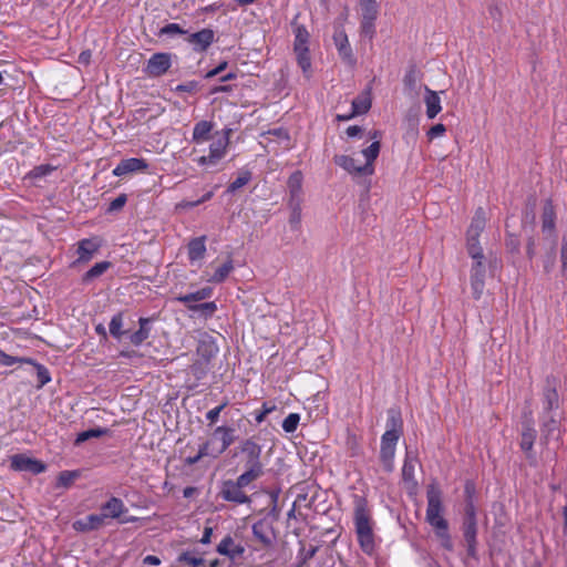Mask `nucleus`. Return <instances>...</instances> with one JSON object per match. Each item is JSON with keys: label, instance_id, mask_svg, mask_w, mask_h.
Listing matches in <instances>:
<instances>
[{"label": "nucleus", "instance_id": "obj_56", "mask_svg": "<svg viewBox=\"0 0 567 567\" xmlns=\"http://www.w3.org/2000/svg\"><path fill=\"white\" fill-rule=\"evenodd\" d=\"M464 520H476V507L473 499L465 501Z\"/></svg>", "mask_w": 567, "mask_h": 567}, {"label": "nucleus", "instance_id": "obj_11", "mask_svg": "<svg viewBox=\"0 0 567 567\" xmlns=\"http://www.w3.org/2000/svg\"><path fill=\"white\" fill-rule=\"evenodd\" d=\"M560 414L539 415L542 440L548 443L549 440H558L560 435Z\"/></svg>", "mask_w": 567, "mask_h": 567}, {"label": "nucleus", "instance_id": "obj_57", "mask_svg": "<svg viewBox=\"0 0 567 567\" xmlns=\"http://www.w3.org/2000/svg\"><path fill=\"white\" fill-rule=\"evenodd\" d=\"M268 135H274L285 143V146H288V142L290 140L289 133L287 130L282 127L274 128L267 132Z\"/></svg>", "mask_w": 567, "mask_h": 567}, {"label": "nucleus", "instance_id": "obj_7", "mask_svg": "<svg viewBox=\"0 0 567 567\" xmlns=\"http://www.w3.org/2000/svg\"><path fill=\"white\" fill-rule=\"evenodd\" d=\"M542 410L539 415L560 414V399L557 392V380L547 378L542 391Z\"/></svg>", "mask_w": 567, "mask_h": 567}, {"label": "nucleus", "instance_id": "obj_10", "mask_svg": "<svg viewBox=\"0 0 567 567\" xmlns=\"http://www.w3.org/2000/svg\"><path fill=\"white\" fill-rule=\"evenodd\" d=\"M172 66V54L165 52L154 53L147 61L144 73L150 78L165 74Z\"/></svg>", "mask_w": 567, "mask_h": 567}, {"label": "nucleus", "instance_id": "obj_37", "mask_svg": "<svg viewBox=\"0 0 567 567\" xmlns=\"http://www.w3.org/2000/svg\"><path fill=\"white\" fill-rule=\"evenodd\" d=\"M293 48H307L309 47L310 34L305 25L296 24L293 27Z\"/></svg>", "mask_w": 567, "mask_h": 567}, {"label": "nucleus", "instance_id": "obj_28", "mask_svg": "<svg viewBox=\"0 0 567 567\" xmlns=\"http://www.w3.org/2000/svg\"><path fill=\"white\" fill-rule=\"evenodd\" d=\"M206 236L193 238L188 243V258L192 262L200 260L206 254Z\"/></svg>", "mask_w": 567, "mask_h": 567}, {"label": "nucleus", "instance_id": "obj_13", "mask_svg": "<svg viewBox=\"0 0 567 567\" xmlns=\"http://www.w3.org/2000/svg\"><path fill=\"white\" fill-rule=\"evenodd\" d=\"M101 241L96 238H84L78 243V259L74 264H86L99 251Z\"/></svg>", "mask_w": 567, "mask_h": 567}, {"label": "nucleus", "instance_id": "obj_38", "mask_svg": "<svg viewBox=\"0 0 567 567\" xmlns=\"http://www.w3.org/2000/svg\"><path fill=\"white\" fill-rule=\"evenodd\" d=\"M395 449L393 446H380V460L382 465L386 472H391L393 470V460L395 455Z\"/></svg>", "mask_w": 567, "mask_h": 567}, {"label": "nucleus", "instance_id": "obj_52", "mask_svg": "<svg viewBox=\"0 0 567 567\" xmlns=\"http://www.w3.org/2000/svg\"><path fill=\"white\" fill-rule=\"evenodd\" d=\"M435 535L440 539V544L444 549H446L449 551L453 550V547H454L453 540L449 533V529H443L441 532H437V533H435Z\"/></svg>", "mask_w": 567, "mask_h": 567}, {"label": "nucleus", "instance_id": "obj_51", "mask_svg": "<svg viewBox=\"0 0 567 567\" xmlns=\"http://www.w3.org/2000/svg\"><path fill=\"white\" fill-rule=\"evenodd\" d=\"M291 209L289 221L292 226H298L301 220V203L289 202Z\"/></svg>", "mask_w": 567, "mask_h": 567}, {"label": "nucleus", "instance_id": "obj_44", "mask_svg": "<svg viewBox=\"0 0 567 567\" xmlns=\"http://www.w3.org/2000/svg\"><path fill=\"white\" fill-rule=\"evenodd\" d=\"M199 453L203 455V457L209 456L213 458H217L219 455H221V451L219 450L218 445H215V441L213 437L205 443H203L199 446Z\"/></svg>", "mask_w": 567, "mask_h": 567}, {"label": "nucleus", "instance_id": "obj_53", "mask_svg": "<svg viewBox=\"0 0 567 567\" xmlns=\"http://www.w3.org/2000/svg\"><path fill=\"white\" fill-rule=\"evenodd\" d=\"M561 274L567 277V233L563 236L560 249Z\"/></svg>", "mask_w": 567, "mask_h": 567}, {"label": "nucleus", "instance_id": "obj_63", "mask_svg": "<svg viewBox=\"0 0 567 567\" xmlns=\"http://www.w3.org/2000/svg\"><path fill=\"white\" fill-rule=\"evenodd\" d=\"M212 535H213V528L209 527V526H206L204 528V532H203V536L200 538V543L204 544V545H207L210 543V538H212Z\"/></svg>", "mask_w": 567, "mask_h": 567}, {"label": "nucleus", "instance_id": "obj_15", "mask_svg": "<svg viewBox=\"0 0 567 567\" xmlns=\"http://www.w3.org/2000/svg\"><path fill=\"white\" fill-rule=\"evenodd\" d=\"M105 524H106L105 515H102L101 513L100 514H90L82 519L75 520L73 523V528L76 532L85 533V532L96 530V529L101 528L102 526H104Z\"/></svg>", "mask_w": 567, "mask_h": 567}, {"label": "nucleus", "instance_id": "obj_21", "mask_svg": "<svg viewBox=\"0 0 567 567\" xmlns=\"http://www.w3.org/2000/svg\"><path fill=\"white\" fill-rule=\"evenodd\" d=\"M255 539L260 542L265 547L272 546L274 534L271 527L264 520H258L251 527Z\"/></svg>", "mask_w": 567, "mask_h": 567}, {"label": "nucleus", "instance_id": "obj_42", "mask_svg": "<svg viewBox=\"0 0 567 567\" xmlns=\"http://www.w3.org/2000/svg\"><path fill=\"white\" fill-rule=\"evenodd\" d=\"M250 179L251 173L249 171H240L237 178L228 185L227 193L234 194L236 190L247 185Z\"/></svg>", "mask_w": 567, "mask_h": 567}, {"label": "nucleus", "instance_id": "obj_29", "mask_svg": "<svg viewBox=\"0 0 567 567\" xmlns=\"http://www.w3.org/2000/svg\"><path fill=\"white\" fill-rule=\"evenodd\" d=\"M556 214L550 199H547L543 207L542 229L544 233H553L555 229Z\"/></svg>", "mask_w": 567, "mask_h": 567}, {"label": "nucleus", "instance_id": "obj_55", "mask_svg": "<svg viewBox=\"0 0 567 567\" xmlns=\"http://www.w3.org/2000/svg\"><path fill=\"white\" fill-rule=\"evenodd\" d=\"M226 405L227 402H224L206 413V420L209 422V424H214L218 421L219 414L226 408Z\"/></svg>", "mask_w": 567, "mask_h": 567}, {"label": "nucleus", "instance_id": "obj_46", "mask_svg": "<svg viewBox=\"0 0 567 567\" xmlns=\"http://www.w3.org/2000/svg\"><path fill=\"white\" fill-rule=\"evenodd\" d=\"M177 560L179 563H185V564H187L190 567H202V566H204V561H205L202 557H196L190 551L182 553L178 556Z\"/></svg>", "mask_w": 567, "mask_h": 567}, {"label": "nucleus", "instance_id": "obj_59", "mask_svg": "<svg viewBox=\"0 0 567 567\" xmlns=\"http://www.w3.org/2000/svg\"><path fill=\"white\" fill-rule=\"evenodd\" d=\"M446 132V127L444 124L442 123H437L435 125H433L429 131H427V137L430 140H433L435 137H440V136H443L444 133Z\"/></svg>", "mask_w": 567, "mask_h": 567}, {"label": "nucleus", "instance_id": "obj_45", "mask_svg": "<svg viewBox=\"0 0 567 567\" xmlns=\"http://www.w3.org/2000/svg\"><path fill=\"white\" fill-rule=\"evenodd\" d=\"M318 546H310V548L306 549L303 546L300 548L298 553V565L297 567H303L310 559H312L318 553Z\"/></svg>", "mask_w": 567, "mask_h": 567}, {"label": "nucleus", "instance_id": "obj_12", "mask_svg": "<svg viewBox=\"0 0 567 567\" xmlns=\"http://www.w3.org/2000/svg\"><path fill=\"white\" fill-rule=\"evenodd\" d=\"M10 466L14 471H24L32 474H40L45 471V465L35 458L28 457L23 454H16L11 457Z\"/></svg>", "mask_w": 567, "mask_h": 567}, {"label": "nucleus", "instance_id": "obj_4", "mask_svg": "<svg viewBox=\"0 0 567 567\" xmlns=\"http://www.w3.org/2000/svg\"><path fill=\"white\" fill-rule=\"evenodd\" d=\"M380 148L381 144L375 141L362 150V155L365 158V163L363 165H357L355 159L348 155H337L334 157V163L350 174L372 175L374 173L373 163L379 156Z\"/></svg>", "mask_w": 567, "mask_h": 567}, {"label": "nucleus", "instance_id": "obj_22", "mask_svg": "<svg viewBox=\"0 0 567 567\" xmlns=\"http://www.w3.org/2000/svg\"><path fill=\"white\" fill-rule=\"evenodd\" d=\"M151 318H140L138 319V330H136L133 333H127L130 342L135 346L140 347L146 339L150 338L151 334Z\"/></svg>", "mask_w": 567, "mask_h": 567}, {"label": "nucleus", "instance_id": "obj_24", "mask_svg": "<svg viewBox=\"0 0 567 567\" xmlns=\"http://www.w3.org/2000/svg\"><path fill=\"white\" fill-rule=\"evenodd\" d=\"M417 463H419L417 456L413 452L406 451L403 467H402V477L405 483H409L412 486L416 485L415 467H416Z\"/></svg>", "mask_w": 567, "mask_h": 567}, {"label": "nucleus", "instance_id": "obj_60", "mask_svg": "<svg viewBox=\"0 0 567 567\" xmlns=\"http://www.w3.org/2000/svg\"><path fill=\"white\" fill-rule=\"evenodd\" d=\"M24 359L25 358H16V357L9 355V354L0 351V363L6 367H11L16 362H24Z\"/></svg>", "mask_w": 567, "mask_h": 567}, {"label": "nucleus", "instance_id": "obj_2", "mask_svg": "<svg viewBox=\"0 0 567 567\" xmlns=\"http://www.w3.org/2000/svg\"><path fill=\"white\" fill-rule=\"evenodd\" d=\"M353 524L357 540L359 543L361 550L364 554L372 556L375 553L377 548L375 534L373 530V520L367 507V503L362 498H360L355 503L353 513Z\"/></svg>", "mask_w": 567, "mask_h": 567}, {"label": "nucleus", "instance_id": "obj_3", "mask_svg": "<svg viewBox=\"0 0 567 567\" xmlns=\"http://www.w3.org/2000/svg\"><path fill=\"white\" fill-rule=\"evenodd\" d=\"M262 446L256 435L239 441L235 455H240L245 465L244 474L254 478L264 475V464L261 462Z\"/></svg>", "mask_w": 567, "mask_h": 567}, {"label": "nucleus", "instance_id": "obj_33", "mask_svg": "<svg viewBox=\"0 0 567 567\" xmlns=\"http://www.w3.org/2000/svg\"><path fill=\"white\" fill-rule=\"evenodd\" d=\"M298 65L301 68L303 74L309 78L311 70V58L309 53V47L307 48H293Z\"/></svg>", "mask_w": 567, "mask_h": 567}, {"label": "nucleus", "instance_id": "obj_34", "mask_svg": "<svg viewBox=\"0 0 567 567\" xmlns=\"http://www.w3.org/2000/svg\"><path fill=\"white\" fill-rule=\"evenodd\" d=\"M188 310L206 320L217 311V305L215 301L202 302L198 306H188Z\"/></svg>", "mask_w": 567, "mask_h": 567}, {"label": "nucleus", "instance_id": "obj_18", "mask_svg": "<svg viewBox=\"0 0 567 567\" xmlns=\"http://www.w3.org/2000/svg\"><path fill=\"white\" fill-rule=\"evenodd\" d=\"M212 437L214 441L220 442L218 447L221 453H224L235 442V429L228 425L217 426L214 430Z\"/></svg>", "mask_w": 567, "mask_h": 567}, {"label": "nucleus", "instance_id": "obj_30", "mask_svg": "<svg viewBox=\"0 0 567 567\" xmlns=\"http://www.w3.org/2000/svg\"><path fill=\"white\" fill-rule=\"evenodd\" d=\"M214 124L209 121H199L193 128V141L197 144L207 142Z\"/></svg>", "mask_w": 567, "mask_h": 567}, {"label": "nucleus", "instance_id": "obj_40", "mask_svg": "<svg viewBox=\"0 0 567 567\" xmlns=\"http://www.w3.org/2000/svg\"><path fill=\"white\" fill-rule=\"evenodd\" d=\"M233 269H234L233 260L228 259L226 262H224L221 266H219L215 270V272L210 277L209 281L215 282V284L223 282L228 277V275L233 271Z\"/></svg>", "mask_w": 567, "mask_h": 567}, {"label": "nucleus", "instance_id": "obj_54", "mask_svg": "<svg viewBox=\"0 0 567 567\" xmlns=\"http://www.w3.org/2000/svg\"><path fill=\"white\" fill-rule=\"evenodd\" d=\"M275 409L276 406L274 404L269 405L268 403L265 402L261 406V410L255 412V421L258 424L264 422L266 416L270 414Z\"/></svg>", "mask_w": 567, "mask_h": 567}, {"label": "nucleus", "instance_id": "obj_19", "mask_svg": "<svg viewBox=\"0 0 567 567\" xmlns=\"http://www.w3.org/2000/svg\"><path fill=\"white\" fill-rule=\"evenodd\" d=\"M536 430L532 423H526L522 431L519 446L525 452L528 460H534L533 446L536 440Z\"/></svg>", "mask_w": 567, "mask_h": 567}, {"label": "nucleus", "instance_id": "obj_62", "mask_svg": "<svg viewBox=\"0 0 567 567\" xmlns=\"http://www.w3.org/2000/svg\"><path fill=\"white\" fill-rule=\"evenodd\" d=\"M555 266V256L554 254H550L547 256V258L544 261V270L545 272H550Z\"/></svg>", "mask_w": 567, "mask_h": 567}, {"label": "nucleus", "instance_id": "obj_23", "mask_svg": "<svg viewBox=\"0 0 567 567\" xmlns=\"http://www.w3.org/2000/svg\"><path fill=\"white\" fill-rule=\"evenodd\" d=\"M424 103L426 107V116L430 120L436 117V115L442 111L441 99L439 93L425 86V95Z\"/></svg>", "mask_w": 567, "mask_h": 567}, {"label": "nucleus", "instance_id": "obj_47", "mask_svg": "<svg viewBox=\"0 0 567 567\" xmlns=\"http://www.w3.org/2000/svg\"><path fill=\"white\" fill-rule=\"evenodd\" d=\"M78 477L76 471H62L58 476V486L69 487Z\"/></svg>", "mask_w": 567, "mask_h": 567}, {"label": "nucleus", "instance_id": "obj_16", "mask_svg": "<svg viewBox=\"0 0 567 567\" xmlns=\"http://www.w3.org/2000/svg\"><path fill=\"white\" fill-rule=\"evenodd\" d=\"M148 164L143 158L131 157L121 161L113 169L114 176H123L130 173L145 171Z\"/></svg>", "mask_w": 567, "mask_h": 567}, {"label": "nucleus", "instance_id": "obj_8", "mask_svg": "<svg viewBox=\"0 0 567 567\" xmlns=\"http://www.w3.org/2000/svg\"><path fill=\"white\" fill-rule=\"evenodd\" d=\"M385 429V432L381 436V445L396 447V444L403 434V421L399 410H388Z\"/></svg>", "mask_w": 567, "mask_h": 567}, {"label": "nucleus", "instance_id": "obj_43", "mask_svg": "<svg viewBox=\"0 0 567 567\" xmlns=\"http://www.w3.org/2000/svg\"><path fill=\"white\" fill-rule=\"evenodd\" d=\"M371 107V100L368 95L358 96L352 101V113L360 115L367 113Z\"/></svg>", "mask_w": 567, "mask_h": 567}, {"label": "nucleus", "instance_id": "obj_41", "mask_svg": "<svg viewBox=\"0 0 567 567\" xmlns=\"http://www.w3.org/2000/svg\"><path fill=\"white\" fill-rule=\"evenodd\" d=\"M107 432V429L102 427L89 429L86 431L79 433L74 443L75 445H80L91 439L101 437L105 435Z\"/></svg>", "mask_w": 567, "mask_h": 567}, {"label": "nucleus", "instance_id": "obj_49", "mask_svg": "<svg viewBox=\"0 0 567 567\" xmlns=\"http://www.w3.org/2000/svg\"><path fill=\"white\" fill-rule=\"evenodd\" d=\"M377 19H364V18H361V25H360V29H361V34L369 38V39H372L375 34V22Z\"/></svg>", "mask_w": 567, "mask_h": 567}, {"label": "nucleus", "instance_id": "obj_64", "mask_svg": "<svg viewBox=\"0 0 567 567\" xmlns=\"http://www.w3.org/2000/svg\"><path fill=\"white\" fill-rule=\"evenodd\" d=\"M143 564L151 566H158L161 564V559L154 555H147L143 559Z\"/></svg>", "mask_w": 567, "mask_h": 567}, {"label": "nucleus", "instance_id": "obj_50", "mask_svg": "<svg viewBox=\"0 0 567 567\" xmlns=\"http://www.w3.org/2000/svg\"><path fill=\"white\" fill-rule=\"evenodd\" d=\"M186 33H187V31L184 30L177 23H168V24L164 25L163 28H161V30L158 31V35L159 37H163V35L173 37V35H176V34H186Z\"/></svg>", "mask_w": 567, "mask_h": 567}, {"label": "nucleus", "instance_id": "obj_20", "mask_svg": "<svg viewBox=\"0 0 567 567\" xmlns=\"http://www.w3.org/2000/svg\"><path fill=\"white\" fill-rule=\"evenodd\" d=\"M213 295V288L204 287L195 292L187 295H179L175 298L177 302L183 303L187 309L188 306H198L199 301L210 298Z\"/></svg>", "mask_w": 567, "mask_h": 567}, {"label": "nucleus", "instance_id": "obj_14", "mask_svg": "<svg viewBox=\"0 0 567 567\" xmlns=\"http://www.w3.org/2000/svg\"><path fill=\"white\" fill-rule=\"evenodd\" d=\"M187 41L193 45L194 51L204 52L215 41V32L212 29L205 28L198 32L192 33Z\"/></svg>", "mask_w": 567, "mask_h": 567}, {"label": "nucleus", "instance_id": "obj_9", "mask_svg": "<svg viewBox=\"0 0 567 567\" xmlns=\"http://www.w3.org/2000/svg\"><path fill=\"white\" fill-rule=\"evenodd\" d=\"M233 134V130L226 127L221 131V136L217 137L209 145V154L207 156H203L199 159L200 164H216L219 159H221L226 155L227 147L229 145V138Z\"/></svg>", "mask_w": 567, "mask_h": 567}, {"label": "nucleus", "instance_id": "obj_58", "mask_svg": "<svg viewBox=\"0 0 567 567\" xmlns=\"http://www.w3.org/2000/svg\"><path fill=\"white\" fill-rule=\"evenodd\" d=\"M127 197L125 194L118 195L116 198H114L110 205H109V212H116L124 207L126 204Z\"/></svg>", "mask_w": 567, "mask_h": 567}, {"label": "nucleus", "instance_id": "obj_61", "mask_svg": "<svg viewBox=\"0 0 567 567\" xmlns=\"http://www.w3.org/2000/svg\"><path fill=\"white\" fill-rule=\"evenodd\" d=\"M54 168L50 165H39L37 167L33 168L32 171V175L33 177H44L47 175H49Z\"/></svg>", "mask_w": 567, "mask_h": 567}, {"label": "nucleus", "instance_id": "obj_48", "mask_svg": "<svg viewBox=\"0 0 567 567\" xmlns=\"http://www.w3.org/2000/svg\"><path fill=\"white\" fill-rule=\"evenodd\" d=\"M300 421V415L298 413H290L282 421V429L287 433H292L297 430Z\"/></svg>", "mask_w": 567, "mask_h": 567}, {"label": "nucleus", "instance_id": "obj_17", "mask_svg": "<svg viewBox=\"0 0 567 567\" xmlns=\"http://www.w3.org/2000/svg\"><path fill=\"white\" fill-rule=\"evenodd\" d=\"M462 530L468 556L476 557L477 520H463Z\"/></svg>", "mask_w": 567, "mask_h": 567}, {"label": "nucleus", "instance_id": "obj_32", "mask_svg": "<svg viewBox=\"0 0 567 567\" xmlns=\"http://www.w3.org/2000/svg\"><path fill=\"white\" fill-rule=\"evenodd\" d=\"M334 44L339 51V54L343 59H350L352 56V50L350 48L348 37L344 31H337L333 35Z\"/></svg>", "mask_w": 567, "mask_h": 567}, {"label": "nucleus", "instance_id": "obj_39", "mask_svg": "<svg viewBox=\"0 0 567 567\" xmlns=\"http://www.w3.org/2000/svg\"><path fill=\"white\" fill-rule=\"evenodd\" d=\"M361 18L377 19L379 6L375 0H360Z\"/></svg>", "mask_w": 567, "mask_h": 567}, {"label": "nucleus", "instance_id": "obj_36", "mask_svg": "<svg viewBox=\"0 0 567 567\" xmlns=\"http://www.w3.org/2000/svg\"><path fill=\"white\" fill-rule=\"evenodd\" d=\"M123 327V312H117L114 315L110 321L109 329L110 333L113 338L120 340L124 334H127L128 331L122 330Z\"/></svg>", "mask_w": 567, "mask_h": 567}, {"label": "nucleus", "instance_id": "obj_1", "mask_svg": "<svg viewBox=\"0 0 567 567\" xmlns=\"http://www.w3.org/2000/svg\"><path fill=\"white\" fill-rule=\"evenodd\" d=\"M486 224L485 212L483 208H478L471 221V225L466 233V248L468 256L473 259L471 267V289L472 296L475 300L481 299L485 288V275L486 268L483 262L484 254L480 246L478 237L484 230Z\"/></svg>", "mask_w": 567, "mask_h": 567}, {"label": "nucleus", "instance_id": "obj_27", "mask_svg": "<svg viewBox=\"0 0 567 567\" xmlns=\"http://www.w3.org/2000/svg\"><path fill=\"white\" fill-rule=\"evenodd\" d=\"M288 189L290 195L289 202H302V174L300 172H295L290 175Z\"/></svg>", "mask_w": 567, "mask_h": 567}, {"label": "nucleus", "instance_id": "obj_25", "mask_svg": "<svg viewBox=\"0 0 567 567\" xmlns=\"http://www.w3.org/2000/svg\"><path fill=\"white\" fill-rule=\"evenodd\" d=\"M124 512H126V507L118 497H111L101 507V514L105 515V520L107 518H118Z\"/></svg>", "mask_w": 567, "mask_h": 567}, {"label": "nucleus", "instance_id": "obj_5", "mask_svg": "<svg viewBox=\"0 0 567 567\" xmlns=\"http://www.w3.org/2000/svg\"><path fill=\"white\" fill-rule=\"evenodd\" d=\"M426 522L434 528L435 533L449 529V523L442 515V491L435 482L429 484L426 487Z\"/></svg>", "mask_w": 567, "mask_h": 567}, {"label": "nucleus", "instance_id": "obj_35", "mask_svg": "<svg viewBox=\"0 0 567 567\" xmlns=\"http://www.w3.org/2000/svg\"><path fill=\"white\" fill-rule=\"evenodd\" d=\"M24 362L32 364L35 368L39 389L51 381L50 372L43 364L37 363L34 360L30 358L24 359Z\"/></svg>", "mask_w": 567, "mask_h": 567}, {"label": "nucleus", "instance_id": "obj_31", "mask_svg": "<svg viewBox=\"0 0 567 567\" xmlns=\"http://www.w3.org/2000/svg\"><path fill=\"white\" fill-rule=\"evenodd\" d=\"M112 267L110 261H100L96 262L93 267H91L82 277V281L84 284H89L93 281L95 278L101 277L104 272H106Z\"/></svg>", "mask_w": 567, "mask_h": 567}, {"label": "nucleus", "instance_id": "obj_26", "mask_svg": "<svg viewBox=\"0 0 567 567\" xmlns=\"http://www.w3.org/2000/svg\"><path fill=\"white\" fill-rule=\"evenodd\" d=\"M244 547L236 545L231 536H226L217 546V553L231 559L243 555Z\"/></svg>", "mask_w": 567, "mask_h": 567}, {"label": "nucleus", "instance_id": "obj_6", "mask_svg": "<svg viewBox=\"0 0 567 567\" xmlns=\"http://www.w3.org/2000/svg\"><path fill=\"white\" fill-rule=\"evenodd\" d=\"M251 476L241 473L235 481L226 480L221 483L219 496L230 503L238 505L250 503V497L243 491L251 482L256 481Z\"/></svg>", "mask_w": 567, "mask_h": 567}]
</instances>
